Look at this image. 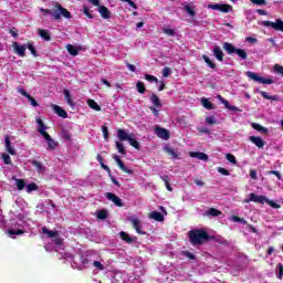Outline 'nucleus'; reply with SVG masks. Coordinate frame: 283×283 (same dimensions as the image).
Returning a JSON list of instances; mask_svg holds the SVG:
<instances>
[{"instance_id": "nucleus-1", "label": "nucleus", "mask_w": 283, "mask_h": 283, "mask_svg": "<svg viewBox=\"0 0 283 283\" xmlns=\"http://www.w3.org/2000/svg\"><path fill=\"white\" fill-rule=\"evenodd\" d=\"M40 12L44 14V17H48V14H51V19L53 21H61V17H64V19H72V13L67 11V9L63 8L61 3L55 2L53 6V9H44L40 8Z\"/></svg>"}, {"instance_id": "nucleus-2", "label": "nucleus", "mask_w": 283, "mask_h": 283, "mask_svg": "<svg viewBox=\"0 0 283 283\" xmlns=\"http://www.w3.org/2000/svg\"><path fill=\"white\" fill-rule=\"evenodd\" d=\"M188 238L192 247H201L205 242H209L213 237L209 235V232L202 229H192L188 232Z\"/></svg>"}, {"instance_id": "nucleus-3", "label": "nucleus", "mask_w": 283, "mask_h": 283, "mask_svg": "<svg viewBox=\"0 0 283 283\" xmlns=\"http://www.w3.org/2000/svg\"><path fill=\"white\" fill-rule=\"evenodd\" d=\"M249 78H251V81H254V83H259V85H273V83H275L273 78H265L254 72H249Z\"/></svg>"}, {"instance_id": "nucleus-4", "label": "nucleus", "mask_w": 283, "mask_h": 283, "mask_svg": "<svg viewBox=\"0 0 283 283\" xmlns=\"http://www.w3.org/2000/svg\"><path fill=\"white\" fill-rule=\"evenodd\" d=\"M127 220L132 223L133 229H135L138 235H147V232L143 231V222L140 219L128 217Z\"/></svg>"}, {"instance_id": "nucleus-5", "label": "nucleus", "mask_w": 283, "mask_h": 283, "mask_svg": "<svg viewBox=\"0 0 283 283\" xmlns=\"http://www.w3.org/2000/svg\"><path fill=\"white\" fill-rule=\"evenodd\" d=\"M261 25H263L264 28H272V30H276L277 32H283V21L280 19L275 22L263 21Z\"/></svg>"}, {"instance_id": "nucleus-6", "label": "nucleus", "mask_w": 283, "mask_h": 283, "mask_svg": "<svg viewBox=\"0 0 283 283\" xmlns=\"http://www.w3.org/2000/svg\"><path fill=\"white\" fill-rule=\"evenodd\" d=\"M155 134L158 138H161L163 140H169V138L171 137L169 130L160 126L155 127Z\"/></svg>"}, {"instance_id": "nucleus-7", "label": "nucleus", "mask_w": 283, "mask_h": 283, "mask_svg": "<svg viewBox=\"0 0 283 283\" xmlns=\"http://www.w3.org/2000/svg\"><path fill=\"white\" fill-rule=\"evenodd\" d=\"M105 198L114 203L115 207H124L123 199L116 196L114 192H106Z\"/></svg>"}, {"instance_id": "nucleus-8", "label": "nucleus", "mask_w": 283, "mask_h": 283, "mask_svg": "<svg viewBox=\"0 0 283 283\" xmlns=\"http://www.w3.org/2000/svg\"><path fill=\"white\" fill-rule=\"evenodd\" d=\"M113 159L115 160L119 169L124 171V174H134V170L125 167V163H123V159H120L118 155H113Z\"/></svg>"}, {"instance_id": "nucleus-9", "label": "nucleus", "mask_w": 283, "mask_h": 283, "mask_svg": "<svg viewBox=\"0 0 283 283\" xmlns=\"http://www.w3.org/2000/svg\"><path fill=\"white\" fill-rule=\"evenodd\" d=\"M249 202H256L258 205H264V202H266V197L264 195H255L252 192L249 195Z\"/></svg>"}, {"instance_id": "nucleus-10", "label": "nucleus", "mask_w": 283, "mask_h": 283, "mask_svg": "<svg viewBox=\"0 0 283 283\" xmlns=\"http://www.w3.org/2000/svg\"><path fill=\"white\" fill-rule=\"evenodd\" d=\"M12 48L14 54H18V56H21L22 59L25 57V44L21 45L19 42H13Z\"/></svg>"}, {"instance_id": "nucleus-11", "label": "nucleus", "mask_w": 283, "mask_h": 283, "mask_svg": "<svg viewBox=\"0 0 283 283\" xmlns=\"http://www.w3.org/2000/svg\"><path fill=\"white\" fill-rule=\"evenodd\" d=\"M249 140H251L252 144L258 147V149H264V146L266 145V142H264V139H262L260 136H250Z\"/></svg>"}, {"instance_id": "nucleus-12", "label": "nucleus", "mask_w": 283, "mask_h": 283, "mask_svg": "<svg viewBox=\"0 0 283 283\" xmlns=\"http://www.w3.org/2000/svg\"><path fill=\"white\" fill-rule=\"evenodd\" d=\"M43 138L48 142V149L50 151H54L56 147H59V142L53 140L52 136L50 134H46L43 136Z\"/></svg>"}, {"instance_id": "nucleus-13", "label": "nucleus", "mask_w": 283, "mask_h": 283, "mask_svg": "<svg viewBox=\"0 0 283 283\" xmlns=\"http://www.w3.org/2000/svg\"><path fill=\"white\" fill-rule=\"evenodd\" d=\"M190 158H198V160H203L205 163L209 161V155L200 151H190Z\"/></svg>"}, {"instance_id": "nucleus-14", "label": "nucleus", "mask_w": 283, "mask_h": 283, "mask_svg": "<svg viewBox=\"0 0 283 283\" xmlns=\"http://www.w3.org/2000/svg\"><path fill=\"white\" fill-rule=\"evenodd\" d=\"M212 54L217 59V61H224V52H222V49L216 44L212 49Z\"/></svg>"}, {"instance_id": "nucleus-15", "label": "nucleus", "mask_w": 283, "mask_h": 283, "mask_svg": "<svg viewBox=\"0 0 283 283\" xmlns=\"http://www.w3.org/2000/svg\"><path fill=\"white\" fill-rule=\"evenodd\" d=\"M38 127V132L40 134V136H46L48 132H45V129H48V126H45V123H43L42 118H36L35 119Z\"/></svg>"}, {"instance_id": "nucleus-16", "label": "nucleus", "mask_w": 283, "mask_h": 283, "mask_svg": "<svg viewBox=\"0 0 283 283\" xmlns=\"http://www.w3.org/2000/svg\"><path fill=\"white\" fill-rule=\"evenodd\" d=\"M251 127H252V129H255V132H259V134H262L263 136H269V128H266L258 123H252Z\"/></svg>"}, {"instance_id": "nucleus-17", "label": "nucleus", "mask_w": 283, "mask_h": 283, "mask_svg": "<svg viewBox=\"0 0 283 283\" xmlns=\"http://www.w3.org/2000/svg\"><path fill=\"white\" fill-rule=\"evenodd\" d=\"M132 137V134H128L127 132H125V129L119 128L117 129V138L120 143H124V140H129V138Z\"/></svg>"}, {"instance_id": "nucleus-18", "label": "nucleus", "mask_w": 283, "mask_h": 283, "mask_svg": "<svg viewBox=\"0 0 283 283\" xmlns=\"http://www.w3.org/2000/svg\"><path fill=\"white\" fill-rule=\"evenodd\" d=\"M4 143H6V149H7L8 154H10L11 156H17V150H14V148H12V143L10 142L9 135L4 136Z\"/></svg>"}, {"instance_id": "nucleus-19", "label": "nucleus", "mask_w": 283, "mask_h": 283, "mask_svg": "<svg viewBox=\"0 0 283 283\" xmlns=\"http://www.w3.org/2000/svg\"><path fill=\"white\" fill-rule=\"evenodd\" d=\"M52 109H53V112H55V114H57L60 116V118H67V112L65 109H63V107H61L56 104H53Z\"/></svg>"}, {"instance_id": "nucleus-20", "label": "nucleus", "mask_w": 283, "mask_h": 283, "mask_svg": "<svg viewBox=\"0 0 283 283\" xmlns=\"http://www.w3.org/2000/svg\"><path fill=\"white\" fill-rule=\"evenodd\" d=\"M98 12L102 19H112V12H109V9H107V7L99 4Z\"/></svg>"}, {"instance_id": "nucleus-21", "label": "nucleus", "mask_w": 283, "mask_h": 283, "mask_svg": "<svg viewBox=\"0 0 283 283\" xmlns=\"http://www.w3.org/2000/svg\"><path fill=\"white\" fill-rule=\"evenodd\" d=\"M150 102L153 103L154 107H156L157 109H160V107H163V103L160 102V97H158V95H156V93H151L149 96Z\"/></svg>"}, {"instance_id": "nucleus-22", "label": "nucleus", "mask_w": 283, "mask_h": 283, "mask_svg": "<svg viewBox=\"0 0 283 283\" xmlns=\"http://www.w3.org/2000/svg\"><path fill=\"white\" fill-rule=\"evenodd\" d=\"M150 220H155L156 222H165V216L163 212L153 211L149 213Z\"/></svg>"}, {"instance_id": "nucleus-23", "label": "nucleus", "mask_w": 283, "mask_h": 283, "mask_svg": "<svg viewBox=\"0 0 283 283\" xmlns=\"http://www.w3.org/2000/svg\"><path fill=\"white\" fill-rule=\"evenodd\" d=\"M203 216L208 217V218H218V216H222V211L216 209V208H210L208 209Z\"/></svg>"}, {"instance_id": "nucleus-24", "label": "nucleus", "mask_w": 283, "mask_h": 283, "mask_svg": "<svg viewBox=\"0 0 283 283\" xmlns=\"http://www.w3.org/2000/svg\"><path fill=\"white\" fill-rule=\"evenodd\" d=\"M64 99L72 109L76 107V103H74V101L72 99V94L70 93V90H64Z\"/></svg>"}, {"instance_id": "nucleus-25", "label": "nucleus", "mask_w": 283, "mask_h": 283, "mask_svg": "<svg viewBox=\"0 0 283 283\" xmlns=\"http://www.w3.org/2000/svg\"><path fill=\"white\" fill-rule=\"evenodd\" d=\"M128 143L132 147H134V149H137V151H140V143H138V140H136V135L130 134Z\"/></svg>"}, {"instance_id": "nucleus-26", "label": "nucleus", "mask_w": 283, "mask_h": 283, "mask_svg": "<svg viewBox=\"0 0 283 283\" xmlns=\"http://www.w3.org/2000/svg\"><path fill=\"white\" fill-rule=\"evenodd\" d=\"M256 92H259V94L262 96V98H265V101H280L277 95H269V93L260 90H256Z\"/></svg>"}, {"instance_id": "nucleus-27", "label": "nucleus", "mask_w": 283, "mask_h": 283, "mask_svg": "<svg viewBox=\"0 0 283 283\" xmlns=\"http://www.w3.org/2000/svg\"><path fill=\"white\" fill-rule=\"evenodd\" d=\"M42 233L44 235H48V238H59V231H52L50 229H48L46 227L42 228Z\"/></svg>"}, {"instance_id": "nucleus-28", "label": "nucleus", "mask_w": 283, "mask_h": 283, "mask_svg": "<svg viewBox=\"0 0 283 283\" xmlns=\"http://www.w3.org/2000/svg\"><path fill=\"white\" fill-rule=\"evenodd\" d=\"M235 49L237 48L230 42L223 43V50L227 52V54H235Z\"/></svg>"}, {"instance_id": "nucleus-29", "label": "nucleus", "mask_w": 283, "mask_h": 283, "mask_svg": "<svg viewBox=\"0 0 283 283\" xmlns=\"http://www.w3.org/2000/svg\"><path fill=\"white\" fill-rule=\"evenodd\" d=\"M120 239L126 242V244L134 243V238L129 237V234L125 231L119 232Z\"/></svg>"}, {"instance_id": "nucleus-30", "label": "nucleus", "mask_w": 283, "mask_h": 283, "mask_svg": "<svg viewBox=\"0 0 283 283\" xmlns=\"http://www.w3.org/2000/svg\"><path fill=\"white\" fill-rule=\"evenodd\" d=\"M32 167H34L36 169V171L41 172V171H45V166H43V164H41V161L39 160H30L29 161Z\"/></svg>"}, {"instance_id": "nucleus-31", "label": "nucleus", "mask_w": 283, "mask_h": 283, "mask_svg": "<svg viewBox=\"0 0 283 283\" xmlns=\"http://www.w3.org/2000/svg\"><path fill=\"white\" fill-rule=\"evenodd\" d=\"M25 45V50H29L32 56H39L36 49L34 48V42L28 41Z\"/></svg>"}, {"instance_id": "nucleus-32", "label": "nucleus", "mask_w": 283, "mask_h": 283, "mask_svg": "<svg viewBox=\"0 0 283 283\" xmlns=\"http://www.w3.org/2000/svg\"><path fill=\"white\" fill-rule=\"evenodd\" d=\"M39 34H40L41 39H44V41H52V36H50V32H48V30L40 29Z\"/></svg>"}, {"instance_id": "nucleus-33", "label": "nucleus", "mask_w": 283, "mask_h": 283, "mask_svg": "<svg viewBox=\"0 0 283 283\" xmlns=\"http://www.w3.org/2000/svg\"><path fill=\"white\" fill-rule=\"evenodd\" d=\"M164 151H166V154H168V156H171V158H178V153L176 150H174V148L166 146L164 148Z\"/></svg>"}, {"instance_id": "nucleus-34", "label": "nucleus", "mask_w": 283, "mask_h": 283, "mask_svg": "<svg viewBox=\"0 0 283 283\" xmlns=\"http://www.w3.org/2000/svg\"><path fill=\"white\" fill-rule=\"evenodd\" d=\"M87 105L88 107H91V109H94L95 112H101V107L98 106V103H96V101L88 99Z\"/></svg>"}, {"instance_id": "nucleus-35", "label": "nucleus", "mask_w": 283, "mask_h": 283, "mask_svg": "<svg viewBox=\"0 0 283 283\" xmlns=\"http://www.w3.org/2000/svg\"><path fill=\"white\" fill-rule=\"evenodd\" d=\"M117 147L118 154H122V156H127V150H125V145H123L120 142L115 143Z\"/></svg>"}, {"instance_id": "nucleus-36", "label": "nucleus", "mask_w": 283, "mask_h": 283, "mask_svg": "<svg viewBox=\"0 0 283 283\" xmlns=\"http://www.w3.org/2000/svg\"><path fill=\"white\" fill-rule=\"evenodd\" d=\"M202 59L205 63H207L208 67H210L211 70H216L217 65L214 64L213 61H211V59L208 55H202Z\"/></svg>"}, {"instance_id": "nucleus-37", "label": "nucleus", "mask_w": 283, "mask_h": 283, "mask_svg": "<svg viewBox=\"0 0 283 283\" xmlns=\"http://www.w3.org/2000/svg\"><path fill=\"white\" fill-rule=\"evenodd\" d=\"M66 50H67V52L71 54V56H78V50L75 49L74 45L67 44V45H66Z\"/></svg>"}, {"instance_id": "nucleus-38", "label": "nucleus", "mask_w": 283, "mask_h": 283, "mask_svg": "<svg viewBox=\"0 0 283 283\" xmlns=\"http://www.w3.org/2000/svg\"><path fill=\"white\" fill-rule=\"evenodd\" d=\"M233 10V7L231 4H220L219 12H223L227 14V12H231Z\"/></svg>"}, {"instance_id": "nucleus-39", "label": "nucleus", "mask_w": 283, "mask_h": 283, "mask_svg": "<svg viewBox=\"0 0 283 283\" xmlns=\"http://www.w3.org/2000/svg\"><path fill=\"white\" fill-rule=\"evenodd\" d=\"M265 203L269 205L270 207H272V209H282V205L266 198L265 199Z\"/></svg>"}, {"instance_id": "nucleus-40", "label": "nucleus", "mask_w": 283, "mask_h": 283, "mask_svg": "<svg viewBox=\"0 0 283 283\" xmlns=\"http://www.w3.org/2000/svg\"><path fill=\"white\" fill-rule=\"evenodd\" d=\"M98 220H107V210L102 209L96 212Z\"/></svg>"}, {"instance_id": "nucleus-41", "label": "nucleus", "mask_w": 283, "mask_h": 283, "mask_svg": "<svg viewBox=\"0 0 283 283\" xmlns=\"http://www.w3.org/2000/svg\"><path fill=\"white\" fill-rule=\"evenodd\" d=\"M161 178V180L165 182V186H166V189L168 190V191H174V188H171V185L169 184V176H161L160 177Z\"/></svg>"}, {"instance_id": "nucleus-42", "label": "nucleus", "mask_w": 283, "mask_h": 283, "mask_svg": "<svg viewBox=\"0 0 283 283\" xmlns=\"http://www.w3.org/2000/svg\"><path fill=\"white\" fill-rule=\"evenodd\" d=\"M201 104L205 109H213V104L207 98H201Z\"/></svg>"}, {"instance_id": "nucleus-43", "label": "nucleus", "mask_w": 283, "mask_h": 283, "mask_svg": "<svg viewBox=\"0 0 283 283\" xmlns=\"http://www.w3.org/2000/svg\"><path fill=\"white\" fill-rule=\"evenodd\" d=\"M276 277L277 280H282L283 279V265L282 263H277L276 264Z\"/></svg>"}, {"instance_id": "nucleus-44", "label": "nucleus", "mask_w": 283, "mask_h": 283, "mask_svg": "<svg viewBox=\"0 0 283 283\" xmlns=\"http://www.w3.org/2000/svg\"><path fill=\"white\" fill-rule=\"evenodd\" d=\"M23 233H25V231L21 230V229H9L8 230V234L9 235H23Z\"/></svg>"}, {"instance_id": "nucleus-45", "label": "nucleus", "mask_w": 283, "mask_h": 283, "mask_svg": "<svg viewBox=\"0 0 283 283\" xmlns=\"http://www.w3.org/2000/svg\"><path fill=\"white\" fill-rule=\"evenodd\" d=\"M234 54L240 59L247 60V51L242 49H235Z\"/></svg>"}, {"instance_id": "nucleus-46", "label": "nucleus", "mask_w": 283, "mask_h": 283, "mask_svg": "<svg viewBox=\"0 0 283 283\" xmlns=\"http://www.w3.org/2000/svg\"><path fill=\"white\" fill-rule=\"evenodd\" d=\"M136 87H137V92L139 94H145V92H146L145 83H143L142 81H138L136 84Z\"/></svg>"}, {"instance_id": "nucleus-47", "label": "nucleus", "mask_w": 283, "mask_h": 283, "mask_svg": "<svg viewBox=\"0 0 283 283\" xmlns=\"http://www.w3.org/2000/svg\"><path fill=\"white\" fill-rule=\"evenodd\" d=\"M39 186L34 182L27 185V193H32V191H36Z\"/></svg>"}, {"instance_id": "nucleus-48", "label": "nucleus", "mask_w": 283, "mask_h": 283, "mask_svg": "<svg viewBox=\"0 0 283 283\" xmlns=\"http://www.w3.org/2000/svg\"><path fill=\"white\" fill-rule=\"evenodd\" d=\"M1 158H2V160L4 163V165H12V158L10 157V155L3 153L1 155Z\"/></svg>"}, {"instance_id": "nucleus-49", "label": "nucleus", "mask_w": 283, "mask_h": 283, "mask_svg": "<svg viewBox=\"0 0 283 283\" xmlns=\"http://www.w3.org/2000/svg\"><path fill=\"white\" fill-rule=\"evenodd\" d=\"M184 10L187 12V14H189L190 17H196V11L193 10V8H191V6L186 4L184 6Z\"/></svg>"}, {"instance_id": "nucleus-50", "label": "nucleus", "mask_w": 283, "mask_h": 283, "mask_svg": "<svg viewBox=\"0 0 283 283\" xmlns=\"http://www.w3.org/2000/svg\"><path fill=\"white\" fill-rule=\"evenodd\" d=\"M18 191H23L25 189V181L23 179H17Z\"/></svg>"}, {"instance_id": "nucleus-51", "label": "nucleus", "mask_w": 283, "mask_h": 283, "mask_svg": "<svg viewBox=\"0 0 283 283\" xmlns=\"http://www.w3.org/2000/svg\"><path fill=\"white\" fill-rule=\"evenodd\" d=\"M206 124L207 125H218V120L213 116H207L206 117Z\"/></svg>"}, {"instance_id": "nucleus-52", "label": "nucleus", "mask_w": 283, "mask_h": 283, "mask_svg": "<svg viewBox=\"0 0 283 283\" xmlns=\"http://www.w3.org/2000/svg\"><path fill=\"white\" fill-rule=\"evenodd\" d=\"M226 158L228 163H231L232 165H237L238 160L235 159V156L233 154H227Z\"/></svg>"}, {"instance_id": "nucleus-53", "label": "nucleus", "mask_w": 283, "mask_h": 283, "mask_svg": "<svg viewBox=\"0 0 283 283\" xmlns=\"http://www.w3.org/2000/svg\"><path fill=\"white\" fill-rule=\"evenodd\" d=\"M62 138H63L64 140H72V135L70 134V130L63 129V130H62Z\"/></svg>"}, {"instance_id": "nucleus-54", "label": "nucleus", "mask_w": 283, "mask_h": 283, "mask_svg": "<svg viewBox=\"0 0 283 283\" xmlns=\"http://www.w3.org/2000/svg\"><path fill=\"white\" fill-rule=\"evenodd\" d=\"M145 80L148 81V83H158V77L154 75L146 74Z\"/></svg>"}, {"instance_id": "nucleus-55", "label": "nucleus", "mask_w": 283, "mask_h": 283, "mask_svg": "<svg viewBox=\"0 0 283 283\" xmlns=\"http://www.w3.org/2000/svg\"><path fill=\"white\" fill-rule=\"evenodd\" d=\"M102 132H103L104 140H109V129L107 128V126H102Z\"/></svg>"}, {"instance_id": "nucleus-56", "label": "nucleus", "mask_w": 283, "mask_h": 283, "mask_svg": "<svg viewBox=\"0 0 283 283\" xmlns=\"http://www.w3.org/2000/svg\"><path fill=\"white\" fill-rule=\"evenodd\" d=\"M93 266H95V269H97V271H105V265H103V263H101V261H94Z\"/></svg>"}, {"instance_id": "nucleus-57", "label": "nucleus", "mask_w": 283, "mask_h": 283, "mask_svg": "<svg viewBox=\"0 0 283 283\" xmlns=\"http://www.w3.org/2000/svg\"><path fill=\"white\" fill-rule=\"evenodd\" d=\"M222 104L224 105V107H226L227 109H230L231 112H235V109H237V107H235V106H231V105L229 104V101H227V99H222Z\"/></svg>"}, {"instance_id": "nucleus-58", "label": "nucleus", "mask_w": 283, "mask_h": 283, "mask_svg": "<svg viewBox=\"0 0 283 283\" xmlns=\"http://www.w3.org/2000/svg\"><path fill=\"white\" fill-rule=\"evenodd\" d=\"M182 255H185V258H188V260H196V255L189 251H184Z\"/></svg>"}, {"instance_id": "nucleus-59", "label": "nucleus", "mask_w": 283, "mask_h": 283, "mask_svg": "<svg viewBox=\"0 0 283 283\" xmlns=\"http://www.w3.org/2000/svg\"><path fill=\"white\" fill-rule=\"evenodd\" d=\"M53 242L56 244V247H63V238L59 235L54 238Z\"/></svg>"}, {"instance_id": "nucleus-60", "label": "nucleus", "mask_w": 283, "mask_h": 283, "mask_svg": "<svg viewBox=\"0 0 283 283\" xmlns=\"http://www.w3.org/2000/svg\"><path fill=\"white\" fill-rule=\"evenodd\" d=\"M164 33L168 36H176V30L174 29H164Z\"/></svg>"}, {"instance_id": "nucleus-61", "label": "nucleus", "mask_w": 283, "mask_h": 283, "mask_svg": "<svg viewBox=\"0 0 283 283\" xmlns=\"http://www.w3.org/2000/svg\"><path fill=\"white\" fill-rule=\"evenodd\" d=\"M161 74H163V76H164L165 78H167V76H169V74H171V69H169L168 66H165V67L163 69Z\"/></svg>"}, {"instance_id": "nucleus-62", "label": "nucleus", "mask_w": 283, "mask_h": 283, "mask_svg": "<svg viewBox=\"0 0 283 283\" xmlns=\"http://www.w3.org/2000/svg\"><path fill=\"white\" fill-rule=\"evenodd\" d=\"M218 172L221 174L222 176H229L230 172L226 168L219 167Z\"/></svg>"}, {"instance_id": "nucleus-63", "label": "nucleus", "mask_w": 283, "mask_h": 283, "mask_svg": "<svg viewBox=\"0 0 283 283\" xmlns=\"http://www.w3.org/2000/svg\"><path fill=\"white\" fill-rule=\"evenodd\" d=\"M84 14L87 17V19H94V15L90 12V8L84 7Z\"/></svg>"}, {"instance_id": "nucleus-64", "label": "nucleus", "mask_w": 283, "mask_h": 283, "mask_svg": "<svg viewBox=\"0 0 283 283\" xmlns=\"http://www.w3.org/2000/svg\"><path fill=\"white\" fill-rule=\"evenodd\" d=\"M274 72H276L277 74H283V66H281L280 64H276L274 66Z\"/></svg>"}]
</instances>
